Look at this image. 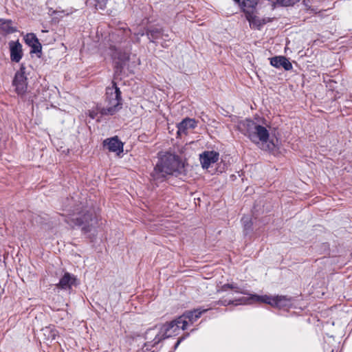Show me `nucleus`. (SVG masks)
Masks as SVG:
<instances>
[{
  "label": "nucleus",
  "instance_id": "8",
  "mask_svg": "<svg viewBox=\"0 0 352 352\" xmlns=\"http://www.w3.org/2000/svg\"><path fill=\"white\" fill-rule=\"evenodd\" d=\"M153 329L151 327L146 330L143 338L146 342L142 345L138 352H155L157 346L162 342Z\"/></svg>",
  "mask_w": 352,
  "mask_h": 352
},
{
  "label": "nucleus",
  "instance_id": "30",
  "mask_svg": "<svg viewBox=\"0 0 352 352\" xmlns=\"http://www.w3.org/2000/svg\"><path fill=\"white\" fill-rule=\"evenodd\" d=\"M182 342V339H177V342H175L174 346H173V350L175 351L177 347L179 346V345L181 344V342Z\"/></svg>",
  "mask_w": 352,
  "mask_h": 352
},
{
  "label": "nucleus",
  "instance_id": "9",
  "mask_svg": "<svg viewBox=\"0 0 352 352\" xmlns=\"http://www.w3.org/2000/svg\"><path fill=\"white\" fill-rule=\"evenodd\" d=\"M25 66L24 63H21L19 69L15 73L12 84L15 87L16 91L18 94H23L27 90V80L25 76Z\"/></svg>",
  "mask_w": 352,
  "mask_h": 352
},
{
  "label": "nucleus",
  "instance_id": "29",
  "mask_svg": "<svg viewBox=\"0 0 352 352\" xmlns=\"http://www.w3.org/2000/svg\"><path fill=\"white\" fill-rule=\"evenodd\" d=\"M233 287H234L232 283H226L221 287V289L219 290V292H226L228 289H232Z\"/></svg>",
  "mask_w": 352,
  "mask_h": 352
},
{
  "label": "nucleus",
  "instance_id": "2",
  "mask_svg": "<svg viewBox=\"0 0 352 352\" xmlns=\"http://www.w3.org/2000/svg\"><path fill=\"white\" fill-rule=\"evenodd\" d=\"M72 228H80L83 234L89 233L98 224L95 210L91 206H82L81 209L64 219Z\"/></svg>",
  "mask_w": 352,
  "mask_h": 352
},
{
  "label": "nucleus",
  "instance_id": "5",
  "mask_svg": "<svg viewBox=\"0 0 352 352\" xmlns=\"http://www.w3.org/2000/svg\"><path fill=\"white\" fill-rule=\"evenodd\" d=\"M188 327L187 320H182V317H177L165 323H159L151 328L163 341L170 337L177 335L180 329L186 330Z\"/></svg>",
  "mask_w": 352,
  "mask_h": 352
},
{
  "label": "nucleus",
  "instance_id": "13",
  "mask_svg": "<svg viewBox=\"0 0 352 352\" xmlns=\"http://www.w3.org/2000/svg\"><path fill=\"white\" fill-rule=\"evenodd\" d=\"M104 147H107L109 151L120 155L124 151V143L117 135L106 138L102 142Z\"/></svg>",
  "mask_w": 352,
  "mask_h": 352
},
{
  "label": "nucleus",
  "instance_id": "24",
  "mask_svg": "<svg viewBox=\"0 0 352 352\" xmlns=\"http://www.w3.org/2000/svg\"><path fill=\"white\" fill-rule=\"evenodd\" d=\"M300 0H274V2H273V4H278V6H283V7H288V6H293L296 3L299 2Z\"/></svg>",
  "mask_w": 352,
  "mask_h": 352
},
{
  "label": "nucleus",
  "instance_id": "25",
  "mask_svg": "<svg viewBox=\"0 0 352 352\" xmlns=\"http://www.w3.org/2000/svg\"><path fill=\"white\" fill-rule=\"evenodd\" d=\"M95 2V7L96 9L104 10L107 3L109 0H94Z\"/></svg>",
  "mask_w": 352,
  "mask_h": 352
},
{
  "label": "nucleus",
  "instance_id": "12",
  "mask_svg": "<svg viewBox=\"0 0 352 352\" xmlns=\"http://www.w3.org/2000/svg\"><path fill=\"white\" fill-rule=\"evenodd\" d=\"M23 39L26 45L31 48L30 53L31 54H36L40 58L42 54V45L36 35L34 33H28Z\"/></svg>",
  "mask_w": 352,
  "mask_h": 352
},
{
  "label": "nucleus",
  "instance_id": "16",
  "mask_svg": "<svg viewBox=\"0 0 352 352\" xmlns=\"http://www.w3.org/2000/svg\"><path fill=\"white\" fill-rule=\"evenodd\" d=\"M146 36L150 42L154 43L155 40L163 38L164 40L170 39L168 33H166L162 28L151 27L146 29Z\"/></svg>",
  "mask_w": 352,
  "mask_h": 352
},
{
  "label": "nucleus",
  "instance_id": "22",
  "mask_svg": "<svg viewBox=\"0 0 352 352\" xmlns=\"http://www.w3.org/2000/svg\"><path fill=\"white\" fill-rule=\"evenodd\" d=\"M241 221L243 227L244 235L247 236L253 230V223L252 219L249 216H243L241 218Z\"/></svg>",
  "mask_w": 352,
  "mask_h": 352
},
{
  "label": "nucleus",
  "instance_id": "3",
  "mask_svg": "<svg viewBox=\"0 0 352 352\" xmlns=\"http://www.w3.org/2000/svg\"><path fill=\"white\" fill-rule=\"evenodd\" d=\"M248 296H243L233 300V305H251L253 302H259L267 304L274 307H287L290 300L285 296H270V295H258L257 294H246Z\"/></svg>",
  "mask_w": 352,
  "mask_h": 352
},
{
  "label": "nucleus",
  "instance_id": "27",
  "mask_svg": "<svg viewBox=\"0 0 352 352\" xmlns=\"http://www.w3.org/2000/svg\"><path fill=\"white\" fill-rule=\"evenodd\" d=\"M233 300L220 299L218 301H216L214 303L216 305L226 307L230 305H233Z\"/></svg>",
  "mask_w": 352,
  "mask_h": 352
},
{
  "label": "nucleus",
  "instance_id": "32",
  "mask_svg": "<svg viewBox=\"0 0 352 352\" xmlns=\"http://www.w3.org/2000/svg\"><path fill=\"white\" fill-rule=\"evenodd\" d=\"M146 35V30L138 32L137 36H143Z\"/></svg>",
  "mask_w": 352,
  "mask_h": 352
},
{
  "label": "nucleus",
  "instance_id": "21",
  "mask_svg": "<svg viewBox=\"0 0 352 352\" xmlns=\"http://www.w3.org/2000/svg\"><path fill=\"white\" fill-rule=\"evenodd\" d=\"M12 21L11 19H0V29L6 34H12L17 32L16 27L12 26Z\"/></svg>",
  "mask_w": 352,
  "mask_h": 352
},
{
  "label": "nucleus",
  "instance_id": "18",
  "mask_svg": "<svg viewBox=\"0 0 352 352\" xmlns=\"http://www.w3.org/2000/svg\"><path fill=\"white\" fill-rule=\"evenodd\" d=\"M209 309V308L203 309L201 307H199L192 310H187L182 315L179 316V317H182V320H187L188 324L189 323L192 324L201 316L203 314L206 313Z\"/></svg>",
  "mask_w": 352,
  "mask_h": 352
},
{
  "label": "nucleus",
  "instance_id": "28",
  "mask_svg": "<svg viewBox=\"0 0 352 352\" xmlns=\"http://www.w3.org/2000/svg\"><path fill=\"white\" fill-rule=\"evenodd\" d=\"M236 3L239 5L242 12L246 10V1L244 0H233Z\"/></svg>",
  "mask_w": 352,
  "mask_h": 352
},
{
  "label": "nucleus",
  "instance_id": "23",
  "mask_svg": "<svg viewBox=\"0 0 352 352\" xmlns=\"http://www.w3.org/2000/svg\"><path fill=\"white\" fill-rule=\"evenodd\" d=\"M100 108H104V107L101 104H97L95 109L91 110L89 111V116L91 119H96L100 120V119L102 118L105 116H111V115H102L100 111Z\"/></svg>",
  "mask_w": 352,
  "mask_h": 352
},
{
  "label": "nucleus",
  "instance_id": "20",
  "mask_svg": "<svg viewBox=\"0 0 352 352\" xmlns=\"http://www.w3.org/2000/svg\"><path fill=\"white\" fill-rule=\"evenodd\" d=\"M197 121L194 118H185L180 122L177 124L178 135H186L188 129H194L197 127Z\"/></svg>",
  "mask_w": 352,
  "mask_h": 352
},
{
  "label": "nucleus",
  "instance_id": "1",
  "mask_svg": "<svg viewBox=\"0 0 352 352\" xmlns=\"http://www.w3.org/2000/svg\"><path fill=\"white\" fill-rule=\"evenodd\" d=\"M244 127L243 135H245L252 143L258 144L261 143V147L267 151H273L276 145L273 140H270V132L267 129L251 119H246L241 122Z\"/></svg>",
  "mask_w": 352,
  "mask_h": 352
},
{
  "label": "nucleus",
  "instance_id": "6",
  "mask_svg": "<svg viewBox=\"0 0 352 352\" xmlns=\"http://www.w3.org/2000/svg\"><path fill=\"white\" fill-rule=\"evenodd\" d=\"M174 162L171 157V153H166L160 157L151 173V181L157 186L158 183L164 182L168 175H171V162Z\"/></svg>",
  "mask_w": 352,
  "mask_h": 352
},
{
  "label": "nucleus",
  "instance_id": "33",
  "mask_svg": "<svg viewBox=\"0 0 352 352\" xmlns=\"http://www.w3.org/2000/svg\"><path fill=\"white\" fill-rule=\"evenodd\" d=\"M51 337H52V340H54L55 338H56V333H55V332L54 331H51Z\"/></svg>",
  "mask_w": 352,
  "mask_h": 352
},
{
  "label": "nucleus",
  "instance_id": "4",
  "mask_svg": "<svg viewBox=\"0 0 352 352\" xmlns=\"http://www.w3.org/2000/svg\"><path fill=\"white\" fill-rule=\"evenodd\" d=\"M104 108H100L102 115H116L123 107L122 92L117 83L111 81V85L106 87L104 95Z\"/></svg>",
  "mask_w": 352,
  "mask_h": 352
},
{
  "label": "nucleus",
  "instance_id": "31",
  "mask_svg": "<svg viewBox=\"0 0 352 352\" xmlns=\"http://www.w3.org/2000/svg\"><path fill=\"white\" fill-rule=\"evenodd\" d=\"M190 336V333H185L183 336L179 337L178 339H182V342L186 340L187 338H188Z\"/></svg>",
  "mask_w": 352,
  "mask_h": 352
},
{
  "label": "nucleus",
  "instance_id": "7",
  "mask_svg": "<svg viewBox=\"0 0 352 352\" xmlns=\"http://www.w3.org/2000/svg\"><path fill=\"white\" fill-rule=\"evenodd\" d=\"M127 45L128 46L124 50L115 45H111L109 47L114 68L117 73L122 72L130 59L131 44L129 42Z\"/></svg>",
  "mask_w": 352,
  "mask_h": 352
},
{
  "label": "nucleus",
  "instance_id": "19",
  "mask_svg": "<svg viewBox=\"0 0 352 352\" xmlns=\"http://www.w3.org/2000/svg\"><path fill=\"white\" fill-rule=\"evenodd\" d=\"M270 65L276 68H283L285 71H291L293 69L292 63L285 56H275L270 58Z\"/></svg>",
  "mask_w": 352,
  "mask_h": 352
},
{
  "label": "nucleus",
  "instance_id": "34",
  "mask_svg": "<svg viewBox=\"0 0 352 352\" xmlns=\"http://www.w3.org/2000/svg\"><path fill=\"white\" fill-rule=\"evenodd\" d=\"M170 352H175V351L173 349L172 351H170Z\"/></svg>",
  "mask_w": 352,
  "mask_h": 352
},
{
  "label": "nucleus",
  "instance_id": "15",
  "mask_svg": "<svg viewBox=\"0 0 352 352\" xmlns=\"http://www.w3.org/2000/svg\"><path fill=\"white\" fill-rule=\"evenodd\" d=\"M171 157L174 162H171V175H186L187 170L186 166L188 164L185 161H183L177 155L171 153Z\"/></svg>",
  "mask_w": 352,
  "mask_h": 352
},
{
  "label": "nucleus",
  "instance_id": "11",
  "mask_svg": "<svg viewBox=\"0 0 352 352\" xmlns=\"http://www.w3.org/2000/svg\"><path fill=\"white\" fill-rule=\"evenodd\" d=\"M78 285V281L76 276L68 272H65L63 276L59 279L56 287L59 289L67 291L71 289L72 286H76Z\"/></svg>",
  "mask_w": 352,
  "mask_h": 352
},
{
  "label": "nucleus",
  "instance_id": "17",
  "mask_svg": "<svg viewBox=\"0 0 352 352\" xmlns=\"http://www.w3.org/2000/svg\"><path fill=\"white\" fill-rule=\"evenodd\" d=\"M9 49L10 54V60L14 63H19L23 56L22 45L19 41H10Z\"/></svg>",
  "mask_w": 352,
  "mask_h": 352
},
{
  "label": "nucleus",
  "instance_id": "10",
  "mask_svg": "<svg viewBox=\"0 0 352 352\" xmlns=\"http://www.w3.org/2000/svg\"><path fill=\"white\" fill-rule=\"evenodd\" d=\"M245 15L246 20L249 22L252 29L261 30L264 25L272 21L273 19L270 17L259 18L254 14L253 10H245L243 12Z\"/></svg>",
  "mask_w": 352,
  "mask_h": 352
},
{
  "label": "nucleus",
  "instance_id": "14",
  "mask_svg": "<svg viewBox=\"0 0 352 352\" xmlns=\"http://www.w3.org/2000/svg\"><path fill=\"white\" fill-rule=\"evenodd\" d=\"M219 153L215 151H206L199 155V160L201 167L208 169L211 164L219 160Z\"/></svg>",
  "mask_w": 352,
  "mask_h": 352
},
{
  "label": "nucleus",
  "instance_id": "26",
  "mask_svg": "<svg viewBox=\"0 0 352 352\" xmlns=\"http://www.w3.org/2000/svg\"><path fill=\"white\" fill-rule=\"evenodd\" d=\"M233 288L232 289H234L235 293L241 294H248V291L245 289L244 287H241L238 286L236 283H232Z\"/></svg>",
  "mask_w": 352,
  "mask_h": 352
}]
</instances>
